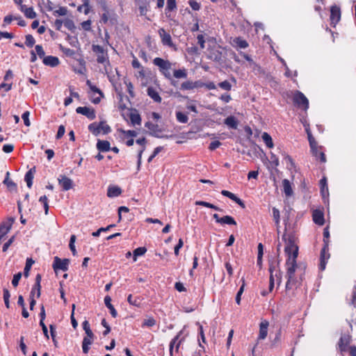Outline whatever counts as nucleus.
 <instances>
[{
	"instance_id": "obj_28",
	"label": "nucleus",
	"mask_w": 356,
	"mask_h": 356,
	"mask_svg": "<svg viewBox=\"0 0 356 356\" xmlns=\"http://www.w3.org/2000/svg\"><path fill=\"white\" fill-rule=\"evenodd\" d=\"M20 10L24 13L27 18L33 19L36 17V13L31 7L26 8L25 6H21Z\"/></svg>"
},
{
	"instance_id": "obj_5",
	"label": "nucleus",
	"mask_w": 356,
	"mask_h": 356,
	"mask_svg": "<svg viewBox=\"0 0 356 356\" xmlns=\"http://www.w3.org/2000/svg\"><path fill=\"white\" fill-rule=\"evenodd\" d=\"M88 130L95 136H98L101 132L104 134H107L111 132V127L105 122H100L99 123L93 122L89 124Z\"/></svg>"
},
{
	"instance_id": "obj_3",
	"label": "nucleus",
	"mask_w": 356,
	"mask_h": 356,
	"mask_svg": "<svg viewBox=\"0 0 356 356\" xmlns=\"http://www.w3.org/2000/svg\"><path fill=\"white\" fill-rule=\"evenodd\" d=\"M153 64L159 67V72L168 79H171L170 70L172 69V63L168 60L156 57L153 60Z\"/></svg>"
},
{
	"instance_id": "obj_7",
	"label": "nucleus",
	"mask_w": 356,
	"mask_h": 356,
	"mask_svg": "<svg viewBox=\"0 0 356 356\" xmlns=\"http://www.w3.org/2000/svg\"><path fill=\"white\" fill-rule=\"evenodd\" d=\"M86 85L89 87L90 92V93L97 94V97H94L93 95H90V101L93 104H99L101 101V99L104 97V94L102 91L99 89L96 86L92 83L90 80L86 81Z\"/></svg>"
},
{
	"instance_id": "obj_18",
	"label": "nucleus",
	"mask_w": 356,
	"mask_h": 356,
	"mask_svg": "<svg viewBox=\"0 0 356 356\" xmlns=\"http://www.w3.org/2000/svg\"><path fill=\"white\" fill-rule=\"evenodd\" d=\"M129 118L132 126L141 124V117L136 109H132L129 113Z\"/></svg>"
},
{
	"instance_id": "obj_6",
	"label": "nucleus",
	"mask_w": 356,
	"mask_h": 356,
	"mask_svg": "<svg viewBox=\"0 0 356 356\" xmlns=\"http://www.w3.org/2000/svg\"><path fill=\"white\" fill-rule=\"evenodd\" d=\"M293 102L296 105L306 111L309 108V101L303 93L296 91L293 95Z\"/></svg>"
},
{
	"instance_id": "obj_54",
	"label": "nucleus",
	"mask_w": 356,
	"mask_h": 356,
	"mask_svg": "<svg viewBox=\"0 0 356 356\" xmlns=\"http://www.w3.org/2000/svg\"><path fill=\"white\" fill-rule=\"evenodd\" d=\"M307 134L311 149L312 152H314V149H316V143L314 138L312 137V134L308 131Z\"/></svg>"
},
{
	"instance_id": "obj_13",
	"label": "nucleus",
	"mask_w": 356,
	"mask_h": 356,
	"mask_svg": "<svg viewBox=\"0 0 356 356\" xmlns=\"http://www.w3.org/2000/svg\"><path fill=\"white\" fill-rule=\"evenodd\" d=\"M14 219L12 218H8L6 221L3 222L0 225V241L6 235L11 229Z\"/></svg>"
},
{
	"instance_id": "obj_27",
	"label": "nucleus",
	"mask_w": 356,
	"mask_h": 356,
	"mask_svg": "<svg viewBox=\"0 0 356 356\" xmlns=\"http://www.w3.org/2000/svg\"><path fill=\"white\" fill-rule=\"evenodd\" d=\"M104 303H105L106 306L107 307V308L110 310V313H111V316L113 318H115L118 315V313H117V311L115 310V309L114 308L113 305L111 304V298L110 296H106L104 298Z\"/></svg>"
},
{
	"instance_id": "obj_62",
	"label": "nucleus",
	"mask_w": 356,
	"mask_h": 356,
	"mask_svg": "<svg viewBox=\"0 0 356 356\" xmlns=\"http://www.w3.org/2000/svg\"><path fill=\"white\" fill-rule=\"evenodd\" d=\"M63 24L65 27H67L69 30H72L74 29V24L72 19H66L63 21Z\"/></svg>"
},
{
	"instance_id": "obj_46",
	"label": "nucleus",
	"mask_w": 356,
	"mask_h": 356,
	"mask_svg": "<svg viewBox=\"0 0 356 356\" xmlns=\"http://www.w3.org/2000/svg\"><path fill=\"white\" fill-rule=\"evenodd\" d=\"M33 263H34V261L32 260V259L28 258L26 259V265H25V267L24 269V277H27L29 276V270H30L31 266L33 265Z\"/></svg>"
},
{
	"instance_id": "obj_37",
	"label": "nucleus",
	"mask_w": 356,
	"mask_h": 356,
	"mask_svg": "<svg viewBox=\"0 0 356 356\" xmlns=\"http://www.w3.org/2000/svg\"><path fill=\"white\" fill-rule=\"evenodd\" d=\"M241 282H242V284L238 290V291L236 293V302L237 305H240L241 304V296L244 291V288H245V280L244 278H242L241 279Z\"/></svg>"
},
{
	"instance_id": "obj_29",
	"label": "nucleus",
	"mask_w": 356,
	"mask_h": 356,
	"mask_svg": "<svg viewBox=\"0 0 356 356\" xmlns=\"http://www.w3.org/2000/svg\"><path fill=\"white\" fill-rule=\"evenodd\" d=\"M233 42L236 47L240 49H246L249 46L248 42L241 37L235 38Z\"/></svg>"
},
{
	"instance_id": "obj_43",
	"label": "nucleus",
	"mask_w": 356,
	"mask_h": 356,
	"mask_svg": "<svg viewBox=\"0 0 356 356\" xmlns=\"http://www.w3.org/2000/svg\"><path fill=\"white\" fill-rule=\"evenodd\" d=\"M195 204L196 205L203 206V207H208V208H211V209H214L216 211H222L217 206H216V205H214L213 204H211L209 202H204V201H196L195 202Z\"/></svg>"
},
{
	"instance_id": "obj_19",
	"label": "nucleus",
	"mask_w": 356,
	"mask_h": 356,
	"mask_svg": "<svg viewBox=\"0 0 356 356\" xmlns=\"http://www.w3.org/2000/svg\"><path fill=\"white\" fill-rule=\"evenodd\" d=\"M221 194L225 197H229L232 200L234 201L241 207L245 208V206L244 202L240 198H238L237 196H236L234 193H232L228 191H226V190H222L221 191Z\"/></svg>"
},
{
	"instance_id": "obj_31",
	"label": "nucleus",
	"mask_w": 356,
	"mask_h": 356,
	"mask_svg": "<svg viewBox=\"0 0 356 356\" xmlns=\"http://www.w3.org/2000/svg\"><path fill=\"white\" fill-rule=\"evenodd\" d=\"M180 334L181 332H179L170 342V354L172 355V352H173V348H174V346H175V350L176 352L178 351V349H179V345L181 343V340L180 341H178L179 338V336H180Z\"/></svg>"
},
{
	"instance_id": "obj_41",
	"label": "nucleus",
	"mask_w": 356,
	"mask_h": 356,
	"mask_svg": "<svg viewBox=\"0 0 356 356\" xmlns=\"http://www.w3.org/2000/svg\"><path fill=\"white\" fill-rule=\"evenodd\" d=\"M146 251L147 249L144 247H140L135 249L133 252L134 261H136L137 260V257L143 255Z\"/></svg>"
},
{
	"instance_id": "obj_64",
	"label": "nucleus",
	"mask_w": 356,
	"mask_h": 356,
	"mask_svg": "<svg viewBox=\"0 0 356 356\" xmlns=\"http://www.w3.org/2000/svg\"><path fill=\"white\" fill-rule=\"evenodd\" d=\"M284 161H285V162L287 164L289 168H293L295 166L294 162H293L292 158L290 156H289V155L285 156Z\"/></svg>"
},
{
	"instance_id": "obj_56",
	"label": "nucleus",
	"mask_w": 356,
	"mask_h": 356,
	"mask_svg": "<svg viewBox=\"0 0 356 356\" xmlns=\"http://www.w3.org/2000/svg\"><path fill=\"white\" fill-rule=\"evenodd\" d=\"M119 131L127 137H136L137 136V132L134 130L125 131L123 129H120Z\"/></svg>"
},
{
	"instance_id": "obj_23",
	"label": "nucleus",
	"mask_w": 356,
	"mask_h": 356,
	"mask_svg": "<svg viewBox=\"0 0 356 356\" xmlns=\"http://www.w3.org/2000/svg\"><path fill=\"white\" fill-rule=\"evenodd\" d=\"M35 172V168L33 167L30 169L25 175L24 180L26 182L27 186L31 188L33 185V180L34 178V174Z\"/></svg>"
},
{
	"instance_id": "obj_57",
	"label": "nucleus",
	"mask_w": 356,
	"mask_h": 356,
	"mask_svg": "<svg viewBox=\"0 0 356 356\" xmlns=\"http://www.w3.org/2000/svg\"><path fill=\"white\" fill-rule=\"evenodd\" d=\"M188 4L193 10H199L201 8L200 3L195 0H189Z\"/></svg>"
},
{
	"instance_id": "obj_42",
	"label": "nucleus",
	"mask_w": 356,
	"mask_h": 356,
	"mask_svg": "<svg viewBox=\"0 0 356 356\" xmlns=\"http://www.w3.org/2000/svg\"><path fill=\"white\" fill-rule=\"evenodd\" d=\"M118 98H119L118 108L120 111H124L126 108H127V104L124 102V99H125L127 101H129L128 97L123 96L121 93H119Z\"/></svg>"
},
{
	"instance_id": "obj_38",
	"label": "nucleus",
	"mask_w": 356,
	"mask_h": 356,
	"mask_svg": "<svg viewBox=\"0 0 356 356\" xmlns=\"http://www.w3.org/2000/svg\"><path fill=\"white\" fill-rule=\"evenodd\" d=\"M82 5L78 7V10L81 12L82 8H84L83 13L85 15H88L90 10V0H82Z\"/></svg>"
},
{
	"instance_id": "obj_55",
	"label": "nucleus",
	"mask_w": 356,
	"mask_h": 356,
	"mask_svg": "<svg viewBox=\"0 0 356 356\" xmlns=\"http://www.w3.org/2000/svg\"><path fill=\"white\" fill-rule=\"evenodd\" d=\"M156 324V321L154 318L149 317L147 319H145L143 323V326H147V327H152Z\"/></svg>"
},
{
	"instance_id": "obj_8",
	"label": "nucleus",
	"mask_w": 356,
	"mask_h": 356,
	"mask_svg": "<svg viewBox=\"0 0 356 356\" xmlns=\"http://www.w3.org/2000/svg\"><path fill=\"white\" fill-rule=\"evenodd\" d=\"M330 257V254L328 253V241L324 240V247L321 251V262L319 264V268L321 270H325L326 262Z\"/></svg>"
},
{
	"instance_id": "obj_36",
	"label": "nucleus",
	"mask_w": 356,
	"mask_h": 356,
	"mask_svg": "<svg viewBox=\"0 0 356 356\" xmlns=\"http://www.w3.org/2000/svg\"><path fill=\"white\" fill-rule=\"evenodd\" d=\"M127 302H129V305L135 306V307H139L141 304L140 298H138V297L134 298L131 294H129L128 296Z\"/></svg>"
},
{
	"instance_id": "obj_2",
	"label": "nucleus",
	"mask_w": 356,
	"mask_h": 356,
	"mask_svg": "<svg viewBox=\"0 0 356 356\" xmlns=\"http://www.w3.org/2000/svg\"><path fill=\"white\" fill-rule=\"evenodd\" d=\"M270 277H269V291H272L276 281L277 286L282 283V273L280 269V261L273 260L269 261Z\"/></svg>"
},
{
	"instance_id": "obj_26",
	"label": "nucleus",
	"mask_w": 356,
	"mask_h": 356,
	"mask_svg": "<svg viewBox=\"0 0 356 356\" xmlns=\"http://www.w3.org/2000/svg\"><path fill=\"white\" fill-rule=\"evenodd\" d=\"M122 193V190L116 186H109L107 191V195L109 197H115L119 196Z\"/></svg>"
},
{
	"instance_id": "obj_22",
	"label": "nucleus",
	"mask_w": 356,
	"mask_h": 356,
	"mask_svg": "<svg viewBox=\"0 0 356 356\" xmlns=\"http://www.w3.org/2000/svg\"><path fill=\"white\" fill-rule=\"evenodd\" d=\"M312 217L316 224L318 225H323L324 224V216L322 211L319 210L314 211Z\"/></svg>"
},
{
	"instance_id": "obj_24",
	"label": "nucleus",
	"mask_w": 356,
	"mask_h": 356,
	"mask_svg": "<svg viewBox=\"0 0 356 356\" xmlns=\"http://www.w3.org/2000/svg\"><path fill=\"white\" fill-rule=\"evenodd\" d=\"M97 148L99 152H106L111 149V145L108 140H98Z\"/></svg>"
},
{
	"instance_id": "obj_59",
	"label": "nucleus",
	"mask_w": 356,
	"mask_h": 356,
	"mask_svg": "<svg viewBox=\"0 0 356 356\" xmlns=\"http://www.w3.org/2000/svg\"><path fill=\"white\" fill-rule=\"evenodd\" d=\"M176 0H167L166 10L172 11L176 8Z\"/></svg>"
},
{
	"instance_id": "obj_60",
	"label": "nucleus",
	"mask_w": 356,
	"mask_h": 356,
	"mask_svg": "<svg viewBox=\"0 0 356 356\" xmlns=\"http://www.w3.org/2000/svg\"><path fill=\"white\" fill-rule=\"evenodd\" d=\"M21 277H22V273H20V272L15 274L13 276V278L12 280V284L13 285V286L16 287L18 285Z\"/></svg>"
},
{
	"instance_id": "obj_50",
	"label": "nucleus",
	"mask_w": 356,
	"mask_h": 356,
	"mask_svg": "<svg viewBox=\"0 0 356 356\" xmlns=\"http://www.w3.org/2000/svg\"><path fill=\"white\" fill-rule=\"evenodd\" d=\"M35 42V40L32 35H26V41L25 44L29 47H32Z\"/></svg>"
},
{
	"instance_id": "obj_4",
	"label": "nucleus",
	"mask_w": 356,
	"mask_h": 356,
	"mask_svg": "<svg viewBox=\"0 0 356 356\" xmlns=\"http://www.w3.org/2000/svg\"><path fill=\"white\" fill-rule=\"evenodd\" d=\"M92 50L97 55V61L99 63L104 64L105 73H108V67H110V63L108 61V57L107 53L104 51V48L100 45L93 44Z\"/></svg>"
},
{
	"instance_id": "obj_51",
	"label": "nucleus",
	"mask_w": 356,
	"mask_h": 356,
	"mask_svg": "<svg viewBox=\"0 0 356 356\" xmlns=\"http://www.w3.org/2000/svg\"><path fill=\"white\" fill-rule=\"evenodd\" d=\"M218 86L222 90L229 91L232 89V84L228 81H224L218 83Z\"/></svg>"
},
{
	"instance_id": "obj_14",
	"label": "nucleus",
	"mask_w": 356,
	"mask_h": 356,
	"mask_svg": "<svg viewBox=\"0 0 356 356\" xmlns=\"http://www.w3.org/2000/svg\"><path fill=\"white\" fill-rule=\"evenodd\" d=\"M203 87V82L200 81H186L183 82L181 85V89L183 90H193L194 88H198Z\"/></svg>"
},
{
	"instance_id": "obj_21",
	"label": "nucleus",
	"mask_w": 356,
	"mask_h": 356,
	"mask_svg": "<svg viewBox=\"0 0 356 356\" xmlns=\"http://www.w3.org/2000/svg\"><path fill=\"white\" fill-rule=\"evenodd\" d=\"M136 142L137 144L143 146V148L139 151L138 154L137 169H138V170H139L140 165H141L142 154L145 150V145L146 143V140L145 138H142L137 139Z\"/></svg>"
},
{
	"instance_id": "obj_49",
	"label": "nucleus",
	"mask_w": 356,
	"mask_h": 356,
	"mask_svg": "<svg viewBox=\"0 0 356 356\" xmlns=\"http://www.w3.org/2000/svg\"><path fill=\"white\" fill-rule=\"evenodd\" d=\"M40 282H41V275L38 274L35 277V287L37 288V297L39 298L40 296Z\"/></svg>"
},
{
	"instance_id": "obj_32",
	"label": "nucleus",
	"mask_w": 356,
	"mask_h": 356,
	"mask_svg": "<svg viewBox=\"0 0 356 356\" xmlns=\"http://www.w3.org/2000/svg\"><path fill=\"white\" fill-rule=\"evenodd\" d=\"M261 138L268 148L271 149L274 147L272 137L267 132L262 134Z\"/></svg>"
},
{
	"instance_id": "obj_40",
	"label": "nucleus",
	"mask_w": 356,
	"mask_h": 356,
	"mask_svg": "<svg viewBox=\"0 0 356 356\" xmlns=\"http://www.w3.org/2000/svg\"><path fill=\"white\" fill-rule=\"evenodd\" d=\"M173 75L177 79H186L187 77V72L186 69L175 70Z\"/></svg>"
},
{
	"instance_id": "obj_33",
	"label": "nucleus",
	"mask_w": 356,
	"mask_h": 356,
	"mask_svg": "<svg viewBox=\"0 0 356 356\" xmlns=\"http://www.w3.org/2000/svg\"><path fill=\"white\" fill-rule=\"evenodd\" d=\"M93 338L83 337L82 341V350L84 353H88L90 349V346L92 343Z\"/></svg>"
},
{
	"instance_id": "obj_61",
	"label": "nucleus",
	"mask_w": 356,
	"mask_h": 356,
	"mask_svg": "<svg viewBox=\"0 0 356 356\" xmlns=\"http://www.w3.org/2000/svg\"><path fill=\"white\" fill-rule=\"evenodd\" d=\"M29 115H30V113L29 111H26L22 115V118L24 120V124L27 127H29L31 125V122L29 120Z\"/></svg>"
},
{
	"instance_id": "obj_63",
	"label": "nucleus",
	"mask_w": 356,
	"mask_h": 356,
	"mask_svg": "<svg viewBox=\"0 0 356 356\" xmlns=\"http://www.w3.org/2000/svg\"><path fill=\"white\" fill-rule=\"evenodd\" d=\"M221 145V143L219 140H214L209 145V149L211 151L215 150Z\"/></svg>"
},
{
	"instance_id": "obj_9",
	"label": "nucleus",
	"mask_w": 356,
	"mask_h": 356,
	"mask_svg": "<svg viewBox=\"0 0 356 356\" xmlns=\"http://www.w3.org/2000/svg\"><path fill=\"white\" fill-rule=\"evenodd\" d=\"M158 33L161 38V42L164 46L169 47H175L171 35L165 31L163 28H161L158 31Z\"/></svg>"
},
{
	"instance_id": "obj_30",
	"label": "nucleus",
	"mask_w": 356,
	"mask_h": 356,
	"mask_svg": "<svg viewBox=\"0 0 356 356\" xmlns=\"http://www.w3.org/2000/svg\"><path fill=\"white\" fill-rule=\"evenodd\" d=\"M224 123L229 128L234 129H237L238 121L234 116L231 115V116L227 117L225 120Z\"/></svg>"
},
{
	"instance_id": "obj_35",
	"label": "nucleus",
	"mask_w": 356,
	"mask_h": 356,
	"mask_svg": "<svg viewBox=\"0 0 356 356\" xmlns=\"http://www.w3.org/2000/svg\"><path fill=\"white\" fill-rule=\"evenodd\" d=\"M284 192L286 196H291L293 193L290 181L288 179H284L282 181Z\"/></svg>"
},
{
	"instance_id": "obj_10",
	"label": "nucleus",
	"mask_w": 356,
	"mask_h": 356,
	"mask_svg": "<svg viewBox=\"0 0 356 356\" xmlns=\"http://www.w3.org/2000/svg\"><path fill=\"white\" fill-rule=\"evenodd\" d=\"M70 261L67 259H60L58 257H54L53 268L56 272L58 270L66 271L68 269Z\"/></svg>"
},
{
	"instance_id": "obj_58",
	"label": "nucleus",
	"mask_w": 356,
	"mask_h": 356,
	"mask_svg": "<svg viewBox=\"0 0 356 356\" xmlns=\"http://www.w3.org/2000/svg\"><path fill=\"white\" fill-rule=\"evenodd\" d=\"M145 127H147L149 130L156 132L159 129V126L157 124H153L152 122H147L145 124Z\"/></svg>"
},
{
	"instance_id": "obj_20",
	"label": "nucleus",
	"mask_w": 356,
	"mask_h": 356,
	"mask_svg": "<svg viewBox=\"0 0 356 356\" xmlns=\"http://www.w3.org/2000/svg\"><path fill=\"white\" fill-rule=\"evenodd\" d=\"M42 62L45 65L50 67H56L59 64V59L56 56H48L44 57Z\"/></svg>"
},
{
	"instance_id": "obj_17",
	"label": "nucleus",
	"mask_w": 356,
	"mask_h": 356,
	"mask_svg": "<svg viewBox=\"0 0 356 356\" xmlns=\"http://www.w3.org/2000/svg\"><path fill=\"white\" fill-rule=\"evenodd\" d=\"M341 19V10L338 6H332L330 10V20L332 24H337Z\"/></svg>"
},
{
	"instance_id": "obj_1",
	"label": "nucleus",
	"mask_w": 356,
	"mask_h": 356,
	"mask_svg": "<svg viewBox=\"0 0 356 356\" xmlns=\"http://www.w3.org/2000/svg\"><path fill=\"white\" fill-rule=\"evenodd\" d=\"M283 239L286 243L284 250L288 257L285 263V277L287 280L285 288L286 291H289L297 284L296 271L298 268L296 259L298 255V247L296 244L293 236L284 234Z\"/></svg>"
},
{
	"instance_id": "obj_15",
	"label": "nucleus",
	"mask_w": 356,
	"mask_h": 356,
	"mask_svg": "<svg viewBox=\"0 0 356 356\" xmlns=\"http://www.w3.org/2000/svg\"><path fill=\"white\" fill-rule=\"evenodd\" d=\"M351 341V336L350 334H343L339 341V348L341 352H345L348 346Z\"/></svg>"
},
{
	"instance_id": "obj_44",
	"label": "nucleus",
	"mask_w": 356,
	"mask_h": 356,
	"mask_svg": "<svg viewBox=\"0 0 356 356\" xmlns=\"http://www.w3.org/2000/svg\"><path fill=\"white\" fill-rule=\"evenodd\" d=\"M272 211H273V220L275 222L276 226L278 228L280 226V211L277 208L273 207L272 209Z\"/></svg>"
},
{
	"instance_id": "obj_45",
	"label": "nucleus",
	"mask_w": 356,
	"mask_h": 356,
	"mask_svg": "<svg viewBox=\"0 0 356 356\" xmlns=\"http://www.w3.org/2000/svg\"><path fill=\"white\" fill-rule=\"evenodd\" d=\"M67 8L64 6H60L58 9L54 10L53 12L54 15L55 16H65L67 14Z\"/></svg>"
},
{
	"instance_id": "obj_53",
	"label": "nucleus",
	"mask_w": 356,
	"mask_h": 356,
	"mask_svg": "<svg viewBox=\"0 0 356 356\" xmlns=\"http://www.w3.org/2000/svg\"><path fill=\"white\" fill-rule=\"evenodd\" d=\"M35 49L36 54L38 55V56L40 58H43L44 59V57H45L44 56L45 53H44V51L41 45H40V44H37L35 47Z\"/></svg>"
},
{
	"instance_id": "obj_34",
	"label": "nucleus",
	"mask_w": 356,
	"mask_h": 356,
	"mask_svg": "<svg viewBox=\"0 0 356 356\" xmlns=\"http://www.w3.org/2000/svg\"><path fill=\"white\" fill-rule=\"evenodd\" d=\"M9 175H10L9 172H7L6 177L3 181V184L7 186V187L9 190L17 191V184L12 180L9 179Z\"/></svg>"
},
{
	"instance_id": "obj_52",
	"label": "nucleus",
	"mask_w": 356,
	"mask_h": 356,
	"mask_svg": "<svg viewBox=\"0 0 356 356\" xmlns=\"http://www.w3.org/2000/svg\"><path fill=\"white\" fill-rule=\"evenodd\" d=\"M15 19H18V17H14L11 15H8L6 16L3 19V24L2 26H6L10 24Z\"/></svg>"
},
{
	"instance_id": "obj_12",
	"label": "nucleus",
	"mask_w": 356,
	"mask_h": 356,
	"mask_svg": "<svg viewBox=\"0 0 356 356\" xmlns=\"http://www.w3.org/2000/svg\"><path fill=\"white\" fill-rule=\"evenodd\" d=\"M77 113L86 116L90 120H94L96 118L95 112L93 108L86 106H79L76 109Z\"/></svg>"
},
{
	"instance_id": "obj_25",
	"label": "nucleus",
	"mask_w": 356,
	"mask_h": 356,
	"mask_svg": "<svg viewBox=\"0 0 356 356\" xmlns=\"http://www.w3.org/2000/svg\"><path fill=\"white\" fill-rule=\"evenodd\" d=\"M147 95L156 102L160 103L162 100L160 97L159 92L152 87H149L147 88Z\"/></svg>"
},
{
	"instance_id": "obj_11",
	"label": "nucleus",
	"mask_w": 356,
	"mask_h": 356,
	"mask_svg": "<svg viewBox=\"0 0 356 356\" xmlns=\"http://www.w3.org/2000/svg\"><path fill=\"white\" fill-rule=\"evenodd\" d=\"M58 181L63 191H68L73 187V181L65 175H60L58 178Z\"/></svg>"
},
{
	"instance_id": "obj_16",
	"label": "nucleus",
	"mask_w": 356,
	"mask_h": 356,
	"mask_svg": "<svg viewBox=\"0 0 356 356\" xmlns=\"http://www.w3.org/2000/svg\"><path fill=\"white\" fill-rule=\"evenodd\" d=\"M269 323L267 321H263L259 324V332L258 336V340H264L266 338L268 334V327Z\"/></svg>"
},
{
	"instance_id": "obj_48",
	"label": "nucleus",
	"mask_w": 356,
	"mask_h": 356,
	"mask_svg": "<svg viewBox=\"0 0 356 356\" xmlns=\"http://www.w3.org/2000/svg\"><path fill=\"white\" fill-rule=\"evenodd\" d=\"M75 241H76V236L72 235L70 237V240L69 247H70V249L72 251L73 255H76V250L75 245H74Z\"/></svg>"
},
{
	"instance_id": "obj_47",
	"label": "nucleus",
	"mask_w": 356,
	"mask_h": 356,
	"mask_svg": "<svg viewBox=\"0 0 356 356\" xmlns=\"http://www.w3.org/2000/svg\"><path fill=\"white\" fill-rule=\"evenodd\" d=\"M176 118L177 121L181 123H186L188 120V116L181 111H177L176 113Z\"/></svg>"
},
{
	"instance_id": "obj_39",
	"label": "nucleus",
	"mask_w": 356,
	"mask_h": 356,
	"mask_svg": "<svg viewBox=\"0 0 356 356\" xmlns=\"http://www.w3.org/2000/svg\"><path fill=\"white\" fill-rule=\"evenodd\" d=\"M220 224H227V225H236V220L234 219V218H232V216H223L220 218Z\"/></svg>"
}]
</instances>
